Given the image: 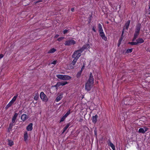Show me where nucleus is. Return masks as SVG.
I'll return each instance as SVG.
<instances>
[{"label":"nucleus","mask_w":150,"mask_h":150,"mask_svg":"<svg viewBox=\"0 0 150 150\" xmlns=\"http://www.w3.org/2000/svg\"><path fill=\"white\" fill-rule=\"evenodd\" d=\"M94 83V78L92 73L90 72L89 79L85 84V89L87 91H90Z\"/></svg>","instance_id":"f257e3e1"},{"label":"nucleus","mask_w":150,"mask_h":150,"mask_svg":"<svg viewBox=\"0 0 150 150\" xmlns=\"http://www.w3.org/2000/svg\"><path fill=\"white\" fill-rule=\"evenodd\" d=\"M81 55V54L79 53L78 51H75L71 56L72 57L74 58V59L72 61L71 64L73 66L74 65Z\"/></svg>","instance_id":"f03ea898"},{"label":"nucleus","mask_w":150,"mask_h":150,"mask_svg":"<svg viewBox=\"0 0 150 150\" xmlns=\"http://www.w3.org/2000/svg\"><path fill=\"white\" fill-rule=\"evenodd\" d=\"M98 29L99 35L102 39L105 41H107V38L105 35L102 26L100 23H98Z\"/></svg>","instance_id":"7ed1b4c3"},{"label":"nucleus","mask_w":150,"mask_h":150,"mask_svg":"<svg viewBox=\"0 0 150 150\" xmlns=\"http://www.w3.org/2000/svg\"><path fill=\"white\" fill-rule=\"evenodd\" d=\"M76 43V42L74 40L72 39H70L66 41L64 43V45H65L70 46L72 45H74Z\"/></svg>","instance_id":"20e7f679"},{"label":"nucleus","mask_w":150,"mask_h":150,"mask_svg":"<svg viewBox=\"0 0 150 150\" xmlns=\"http://www.w3.org/2000/svg\"><path fill=\"white\" fill-rule=\"evenodd\" d=\"M40 97L42 101L45 102H47L48 101V99L47 96L43 92H41L40 93Z\"/></svg>","instance_id":"39448f33"},{"label":"nucleus","mask_w":150,"mask_h":150,"mask_svg":"<svg viewBox=\"0 0 150 150\" xmlns=\"http://www.w3.org/2000/svg\"><path fill=\"white\" fill-rule=\"evenodd\" d=\"M144 129L143 128H140L139 130V132L142 133H145L147 131L148 129V128L146 127H144Z\"/></svg>","instance_id":"423d86ee"},{"label":"nucleus","mask_w":150,"mask_h":150,"mask_svg":"<svg viewBox=\"0 0 150 150\" xmlns=\"http://www.w3.org/2000/svg\"><path fill=\"white\" fill-rule=\"evenodd\" d=\"M98 118V116L97 115H95L94 116H93L92 119V122L94 124H96L97 122Z\"/></svg>","instance_id":"0eeeda50"},{"label":"nucleus","mask_w":150,"mask_h":150,"mask_svg":"<svg viewBox=\"0 0 150 150\" xmlns=\"http://www.w3.org/2000/svg\"><path fill=\"white\" fill-rule=\"evenodd\" d=\"M141 28V24H139L136 26L135 33H139Z\"/></svg>","instance_id":"6e6552de"},{"label":"nucleus","mask_w":150,"mask_h":150,"mask_svg":"<svg viewBox=\"0 0 150 150\" xmlns=\"http://www.w3.org/2000/svg\"><path fill=\"white\" fill-rule=\"evenodd\" d=\"M33 124L32 123H30L26 127V129L28 131H31L33 129Z\"/></svg>","instance_id":"1a4fd4ad"},{"label":"nucleus","mask_w":150,"mask_h":150,"mask_svg":"<svg viewBox=\"0 0 150 150\" xmlns=\"http://www.w3.org/2000/svg\"><path fill=\"white\" fill-rule=\"evenodd\" d=\"M63 94L61 93H60L56 98L55 100L56 102H58L60 101L62 98Z\"/></svg>","instance_id":"9d476101"},{"label":"nucleus","mask_w":150,"mask_h":150,"mask_svg":"<svg viewBox=\"0 0 150 150\" xmlns=\"http://www.w3.org/2000/svg\"><path fill=\"white\" fill-rule=\"evenodd\" d=\"M130 23V20H128L125 23L124 28L126 30H127L128 28Z\"/></svg>","instance_id":"9b49d317"},{"label":"nucleus","mask_w":150,"mask_h":150,"mask_svg":"<svg viewBox=\"0 0 150 150\" xmlns=\"http://www.w3.org/2000/svg\"><path fill=\"white\" fill-rule=\"evenodd\" d=\"M28 118V117L27 115L25 114H23L22 115L21 117V119L23 121H24L26 120Z\"/></svg>","instance_id":"f8f14e48"},{"label":"nucleus","mask_w":150,"mask_h":150,"mask_svg":"<svg viewBox=\"0 0 150 150\" xmlns=\"http://www.w3.org/2000/svg\"><path fill=\"white\" fill-rule=\"evenodd\" d=\"M70 125V122H69L67 124L66 126L63 129L62 134L64 133L65 132V131L67 130V129H68V128L69 127V126Z\"/></svg>","instance_id":"ddd939ff"},{"label":"nucleus","mask_w":150,"mask_h":150,"mask_svg":"<svg viewBox=\"0 0 150 150\" xmlns=\"http://www.w3.org/2000/svg\"><path fill=\"white\" fill-rule=\"evenodd\" d=\"M137 45L139 43H142L144 42V40L142 38H139L136 40Z\"/></svg>","instance_id":"4468645a"},{"label":"nucleus","mask_w":150,"mask_h":150,"mask_svg":"<svg viewBox=\"0 0 150 150\" xmlns=\"http://www.w3.org/2000/svg\"><path fill=\"white\" fill-rule=\"evenodd\" d=\"M71 78V76H70L68 75H63L62 80H67L70 79Z\"/></svg>","instance_id":"2eb2a0df"},{"label":"nucleus","mask_w":150,"mask_h":150,"mask_svg":"<svg viewBox=\"0 0 150 150\" xmlns=\"http://www.w3.org/2000/svg\"><path fill=\"white\" fill-rule=\"evenodd\" d=\"M28 137V132L27 131H25L24 132V140L25 142H26Z\"/></svg>","instance_id":"dca6fc26"},{"label":"nucleus","mask_w":150,"mask_h":150,"mask_svg":"<svg viewBox=\"0 0 150 150\" xmlns=\"http://www.w3.org/2000/svg\"><path fill=\"white\" fill-rule=\"evenodd\" d=\"M17 95L15 96L10 102L12 104H13L14 103V102L16 100V99L17 97Z\"/></svg>","instance_id":"f3484780"},{"label":"nucleus","mask_w":150,"mask_h":150,"mask_svg":"<svg viewBox=\"0 0 150 150\" xmlns=\"http://www.w3.org/2000/svg\"><path fill=\"white\" fill-rule=\"evenodd\" d=\"M56 51V49L54 48H52L50 49L48 52V53H53Z\"/></svg>","instance_id":"a211bd4d"},{"label":"nucleus","mask_w":150,"mask_h":150,"mask_svg":"<svg viewBox=\"0 0 150 150\" xmlns=\"http://www.w3.org/2000/svg\"><path fill=\"white\" fill-rule=\"evenodd\" d=\"M109 145L111 147L113 150H115V147L114 145L110 142H109Z\"/></svg>","instance_id":"6ab92c4d"},{"label":"nucleus","mask_w":150,"mask_h":150,"mask_svg":"<svg viewBox=\"0 0 150 150\" xmlns=\"http://www.w3.org/2000/svg\"><path fill=\"white\" fill-rule=\"evenodd\" d=\"M14 125V124H12L11 123H10L9 124V126L8 127V132H10V131L11 130L13 126Z\"/></svg>","instance_id":"aec40b11"},{"label":"nucleus","mask_w":150,"mask_h":150,"mask_svg":"<svg viewBox=\"0 0 150 150\" xmlns=\"http://www.w3.org/2000/svg\"><path fill=\"white\" fill-rule=\"evenodd\" d=\"M82 72L79 71L77 73L76 75V77L77 78L79 79L80 77Z\"/></svg>","instance_id":"412c9836"},{"label":"nucleus","mask_w":150,"mask_h":150,"mask_svg":"<svg viewBox=\"0 0 150 150\" xmlns=\"http://www.w3.org/2000/svg\"><path fill=\"white\" fill-rule=\"evenodd\" d=\"M84 49L83 48V47H82L80 49L77 50H76V51H78V52L80 54H81V53L84 50Z\"/></svg>","instance_id":"4be33fe9"},{"label":"nucleus","mask_w":150,"mask_h":150,"mask_svg":"<svg viewBox=\"0 0 150 150\" xmlns=\"http://www.w3.org/2000/svg\"><path fill=\"white\" fill-rule=\"evenodd\" d=\"M8 145L10 146H12L13 145V142L12 140H8Z\"/></svg>","instance_id":"5701e85b"},{"label":"nucleus","mask_w":150,"mask_h":150,"mask_svg":"<svg viewBox=\"0 0 150 150\" xmlns=\"http://www.w3.org/2000/svg\"><path fill=\"white\" fill-rule=\"evenodd\" d=\"M61 86L60 82H58L57 84L54 86L57 89L59 87Z\"/></svg>","instance_id":"b1692460"},{"label":"nucleus","mask_w":150,"mask_h":150,"mask_svg":"<svg viewBox=\"0 0 150 150\" xmlns=\"http://www.w3.org/2000/svg\"><path fill=\"white\" fill-rule=\"evenodd\" d=\"M84 50L88 49L90 47V45L89 44H86L83 45V46Z\"/></svg>","instance_id":"393cba45"},{"label":"nucleus","mask_w":150,"mask_h":150,"mask_svg":"<svg viewBox=\"0 0 150 150\" xmlns=\"http://www.w3.org/2000/svg\"><path fill=\"white\" fill-rule=\"evenodd\" d=\"M63 75L62 74H57L56 75V76L58 79L62 80Z\"/></svg>","instance_id":"a878e982"},{"label":"nucleus","mask_w":150,"mask_h":150,"mask_svg":"<svg viewBox=\"0 0 150 150\" xmlns=\"http://www.w3.org/2000/svg\"><path fill=\"white\" fill-rule=\"evenodd\" d=\"M12 104L10 102H9V103L6 105V106L5 107V109L6 110L9 107L11 106L12 105Z\"/></svg>","instance_id":"bb28decb"},{"label":"nucleus","mask_w":150,"mask_h":150,"mask_svg":"<svg viewBox=\"0 0 150 150\" xmlns=\"http://www.w3.org/2000/svg\"><path fill=\"white\" fill-rule=\"evenodd\" d=\"M70 111H71V110L69 109L67 112L64 115V116L66 118L70 114V113H71Z\"/></svg>","instance_id":"cd10ccee"},{"label":"nucleus","mask_w":150,"mask_h":150,"mask_svg":"<svg viewBox=\"0 0 150 150\" xmlns=\"http://www.w3.org/2000/svg\"><path fill=\"white\" fill-rule=\"evenodd\" d=\"M123 39V37H121L118 41V44L117 45L118 46H120V44H121V42L122 41V40Z\"/></svg>","instance_id":"c85d7f7f"},{"label":"nucleus","mask_w":150,"mask_h":150,"mask_svg":"<svg viewBox=\"0 0 150 150\" xmlns=\"http://www.w3.org/2000/svg\"><path fill=\"white\" fill-rule=\"evenodd\" d=\"M61 86H63L68 83L67 81H63L60 82Z\"/></svg>","instance_id":"c756f323"},{"label":"nucleus","mask_w":150,"mask_h":150,"mask_svg":"<svg viewBox=\"0 0 150 150\" xmlns=\"http://www.w3.org/2000/svg\"><path fill=\"white\" fill-rule=\"evenodd\" d=\"M132 51V49H128L126 50V53H131Z\"/></svg>","instance_id":"7c9ffc66"},{"label":"nucleus","mask_w":150,"mask_h":150,"mask_svg":"<svg viewBox=\"0 0 150 150\" xmlns=\"http://www.w3.org/2000/svg\"><path fill=\"white\" fill-rule=\"evenodd\" d=\"M66 117H64V115L61 118L60 120V122H63L66 119Z\"/></svg>","instance_id":"2f4dec72"},{"label":"nucleus","mask_w":150,"mask_h":150,"mask_svg":"<svg viewBox=\"0 0 150 150\" xmlns=\"http://www.w3.org/2000/svg\"><path fill=\"white\" fill-rule=\"evenodd\" d=\"M128 44L131 45H137L136 42H129L128 43Z\"/></svg>","instance_id":"473e14b6"},{"label":"nucleus","mask_w":150,"mask_h":150,"mask_svg":"<svg viewBox=\"0 0 150 150\" xmlns=\"http://www.w3.org/2000/svg\"><path fill=\"white\" fill-rule=\"evenodd\" d=\"M64 38V37H61L58 38L57 39V40L59 41H60L62 40Z\"/></svg>","instance_id":"72a5a7b5"},{"label":"nucleus","mask_w":150,"mask_h":150,"mask_svg":"<svg viewBox=\"0 0 150 150\" xmlns=\"http://www.w3.org/2000/svg\"><path fill=\"white\" fill-rule=\"evenodd\" d=\"M96 27L95 26H93L92 28V30H93L94 32H96Z\"/></svg>","instance_id":"f704fd0d"},{"label":"nucleus","mask_w":150,"mask_h":150,"mask_svg":"<svg viewBox=\"0 0 150 150\" xmlns=\"http://www.w3.org/2000/svg\"><path fill=\"white\" fill-rule=\"evenodd\" d=\"M127 101L126 100V99L125 98V99H124V104H125L126 105H129V103H126V101Z\"/></svg>","instance_id":"c9c22d12"},{"label":"nucleus","mask_w":150,"mask_h":150,"mask_svg":"<svg viewBox=\"0 0 150 150\" xmlns=\"http://www.w3.org/2000/svg\"><path fill=\"white\" fill-rule=\"evenodd\" d=\"M139 33H136L135 32V33L134 35V37L137 38V36L139 35Z\"/></svg>","instance_id":"e433bc0d"},{"label":"nucleus","mask_w":150,"mask_h":150,"mask_svg":"<svg viewBox=\"0 0 150 150\" xmlns=\"http://www.w3.org/2000/svg\"><path fill=\"white\" fill-rule=\"evenodd\" d=\"M139 33H136L135 32V33L134 35V37L137 38V36L139 35Z\"/></svg>","instance_id":"4c0bfd02"},{"label":"nucleus","mask_w":150,"mask_h":150,"mask_svg":"<svg viewBox=\"0 0 150 150\" xmlns=\"http://www.w3.org/2000/svg\"><path fill=\"white\" fill-rule=\"evenodd\" d=\"M38 95H36L34 97V99L35 100H38Z\"/></svg>","instance_id":"58836bf2"},{"label":"nucleus","mask_w":150,"mask_h":150,"mask_svg":"<svg viewBox=\"0 0 150 150\" xmlns=\"http://www.w3.org/2000/svg\"><path fill=\"white\" fill-rule=\"evenodd\" d=\"M68 31V30L67 29L64 30L63 32V34H65L66 33H67Z\"/></svg>","instance_id":"ea45409f"},{"label":"nucleus","mask_w":150,"mask_h":150,"mask_svg":"<svg viewBox=\"0 0 150 150\" xmlns=\"http://www.w3.org/2000/svg\"><path fill=\"white\" fill-rule=\"evenodd\" d=\"M57 62V60H54L51 63V64L55 65L56 64Z\"/></svg>","instance_id":"a19ab883"},{"label":"nucleus","mask_w":150,"mask_h":150,"mask_svg":"<svg viewBox=\"0 0 150 150\" xmlns=\"http://www.w3.org/2000/svg\"><path fill=\"white\" fill-rule=\"evenodd\" d=\"M23 110L19 111L18 114L19 115H21L22 114V112L24 111V110L23 111Z\"/></svg>","instance_id":"79ce46f5"},{"label":"nucleus","mask_w":150,"mask_h":150,"mask_svg":"<svg viewBox=\"0 0 150 150\" xmlns=\"http://www.w3.org/2000/svg\"><path fill=\"white\" fill-rule=\"evenodd\" d=\"M18 115V114L17 113H15L13 116V117H15L16 118L17 117Z\"/></svg>","instance_id":"37998d69"},{"label":"nucleus","mask_w":150,"mask_h":150,"mask_svg":"<svg viewBox=\"0 0 150 150\" xmlns=\"http://www.w3.org/2000/svg\"><path fill=\"white\" fill-rule=\"evenodd\" d=\"M124 29L125 28H124L122 31V34L121 35V37H123V34H124Z\"/></svg>","instance_id":"c03bdc74"},{"label":"nucleus","mask_w":150,"mask_h":150,"mask_svg":"<svg viewBox=\"0 0 150 150\" xmlns=\"http://www.w3.org/2000/svg\"><path fill=\"white\" fill-rule=\"evenodd\" d=\"M84 66L83 65V66H82V68H81V70L80 71H81V72H82L83 71V70L84 69Z\"/></svg>","instance_id":"a18cd8bd"},{"label":"nucleus","mask_w":150,"mask_h":150,"mask_svg":"<svg viewBox=\"0 0 150 150\" xmlns=\"http://www.w3.org/2000/svg\"><path fill=\"white\" fill-rule=\"evenodd\" d=\"M15 121H16L15 120H13L12 119V122H11V123L12 124H13V123H14L15 122Z\"/></svg>","instance_id":"49530a36"},{"label":"nucleus","mask_w":150,"mask_h":150,"mask_svg":"<svg viewBox=\"0 0 150 150\" xmlns=\"http://www.w3.org/2000/svg\"><path fill=\"white\" fill-rule=\"evenodd\" d=\"M42 0H39L38 1H37L36 2V3H39V2H42Z\"/></svg>","instance_id":"de8ad7c7"},{"label":"nucleus","mask_w":150,"mask_h":150,"mask_svg":"<svg viewBox=\"0 0 150 150\" xmlns=\"http://www.w3.org/2000/svg\"><path fill=\"white\" fill-rule=\"evenodd\" d=\"M4 55L2 54H0V59L4 57Z\"/></svg>","instance_id":"09e8293b"},{"label":"nucleus","mask_w":150,"mask_h":150,"mask_svg":"<svg viewBox=\"0 0 150 150\" xmlns=\"http://www.w3.org/2000/svg\"><path fill=\"white\" fill-rule=\"evenodd\" d=\"M59 35L58 34H57L56 35H55V36H54V38H57L59 36Z\"/></svg>","instance_id":"8fccbe9b"},{"label":"nucleus","mask_w":150,"mask_h":150,"mask_svg":"<svg viewBox=\"0 0 150 150\" xmlns=\"http://www.w3.org/2000/svg\"><path fill=\"white\" fill-rule=\"evenodd\" d=\"M74 8H71V11L72 12H74Z\"/></svg>","instance_id":"3c124183"},{"label":"nucleus","mask_w":150,"mask_h":150,"mask_svg":"<svg viewBox=\"0 0 150 150\" xmlns=\"http://www.w3.org/2000/svg\"><path fill=\"white\" fill-rule=\"evenodd\" d=\"M136 38H136L134 37L133 38V39H132V41H134L136 39Z\"/></svg>","instance_id":"603ef678"},{"label":"nucleus","mask_w":150,"mask_h":150,"mask_svg":"<svg viewBox=\"0 0 150 150\" xmlns=\"http://www.w3.org/2000/svg\"><path fill=\"white\" fill-rule=\"evenodd\" d=\"M16 118L13 117L12 119L13 120H16Z\"/></svg>","instance_id":"864d4df0"},{"label":"nucleus","mask_w":150,"mask_h":150,"mask_svg":"<svg viewBox=\"0 0 150 150\" xmlns=\"http://www.w3.org/2000/svg\"><path fill=\"white\" fill-rule=\"evenodd\" d=\"M80 120H79V121H80V122H81V120H82V119H80Z\"/></svg>","instance_id":"5fc2aeb1"},{"label":"nucleus","mask_w":150,"mask_h":150,"mask_svg":"<svg viewBox=\"0 0 150 150\" xmlns=\"http://www.w3.org/2000/svg\"><path fill=\"white\" fill-rule=\"evenodd\" d=\"M95 134L96 135H97V133L96 132H95Z\"/></svg>","instance_id":"6e6d98bb"},{"label":"nucleus","mask_w":150,"mask_h":150,"mask_svg":"<svg viewBox=\"0 0 150 150\" xmlns=\"http://www.w3.org/2000/svg\"><path fill=\"white\" fill-rule=\"evenodd\" d=\"M149 9H150V6H149Z\"/></svg>","instance_id":"4d7b16f0"},{"label":"nucleus","mask_w":150,"mask_h":150,"mask_svg":"<svg viewBox=\"0 0 150 150\" xmlns=\"http://www.w3.org/2000/svg\"><path fill=\"white\" fill-rule=\"evenodd\" d=\"M107 23H108V22H107Z\"/></svg>","instance_id":"13d9d810"},{"label":"nucleus","mask_w":150,"mask_h":150,"mask_svg":"<svg viewBox=\"0 0 150 150\" xmlns=\"http://www.w3.org/2000/svg\"><path fill=\"white\" fill-rule=\"evenodd\" d=\"M149 52H150V50H149Z\"/></svg>","instance_id":"bf43d9fd"},{"label":"nucleus","mask_w":150,"mask_h":150,"mask_svg":"<svg viewBox=\"0 0 150 150\" xmlns=\"http://www.w3.org/2000/svg\"><path fill=\"white\" fill-rule=\"evenodd\" d=\"M149 14H150V13H149Z\"/></svg>","instance_id":"052dcab7"}]
</instances>
